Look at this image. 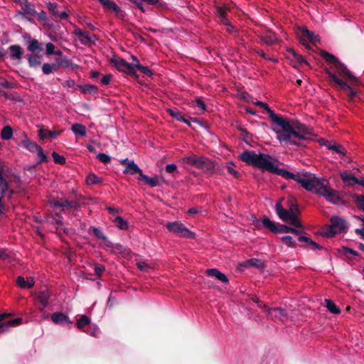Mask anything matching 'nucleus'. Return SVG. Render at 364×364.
Masks as SVG:
<instances>
[{"instance_id":"f257e3e1","label":"nucleus","mask_w":364,"mask_h":364,"mask_svg":"<svg viewBox=\"0 0 364 364\" xmlns=\"http://www.w3.org/2000/svg\"><path fill=\"white\" fill-rule=\"evenodd\" d=\"M321 55L328 64L333 65L336 73L328 68L325 69L329 82L333 87L339 91L348 102L360 100L358 87L361 84L360 80L351 73L347 67L335 55L321 50Z\"/></svg>"},{"instance_id":"f03ea898","label":"nucleus","mask_w":364,"mask_h":364,"mask_svg":"<svg viewBox=\"0 0 364 364\" xmlns=\"http://www.w3.org/2000/svg\"><path fill=\"white\" fill-rule=\"evenodd\" d=\"M291 179L296 181L306 190L323 196L333 204L338 205L341 203L338 192L330 187L329 182L326 179L318 178L315 174L307 171L293 173Z\"/></svg>"},{"instance_id":"7ed1b4c3","label":"nucleus","mask_w":364,"mask_h":364,"mask_svg":"<svg viewBox=\"0 0 364 364\" xmlns=\"http://www.w3.org/2000/svg\"><path fill=\"white\" fill-rule=\"evenodd\" d=\"M277 124L282 128L277 132V139L287 144L300 146L296 140H306L313 135L311 129L299 122L290 124L288 119L282 117Z\"/></svg>"},{"instance_id":"20e7f679","label":"nucleus","mask_w":364,"mask_h":364,"mask_svg":"<svg viewBox=\"0 0 364 364\" xmlns=\"http://www.w3.org/2000/svg\"><path fill=\"white\" fill-rule=\"evenodd\" d=\"M269 156L264 154H256L254 151H245L239 158L247 165L258 168L263 171H268L271 173L282 176L285 179H291L293 173L278 167L277 165L268 159Z\"/></svg>"},{"instance_id":"39448f33","label":"nucleus","mask_w":364,"mask_h":364,"mask_svg":"<svg viewBox=\"0 0 364 364\" xmlns=\"http://www.w3.org/2000/svg\"><path fill=\"white\" fill-rule=\"evenodd\" d=\"M275 210L279 218L285 223L297 228H304L300 220L297 215L300 213L299 208L296 207L291 209H285L283 208L280 202L277 203L275 205Z\"/></svg>"},{"instance_id":"423d86ee","label":"nucleus","mask_w":364,"mask_h":364,"mask_svg":"<svg viewBox=\"0 0 364 364\" xmlns=\"http://www.w3.org/2000/svg\"><path fill=\"white\" fill-rule=\"evenodd\" d=\"M184 161L191 166H193L203 171L212 173L215 169V163L207 157L203 156H197L192 154L186 156Z\"/></svg>"},{"instance_id":"0eeeda50","label":"nucleus","mask_w":364,"mask_h":364,"mask_svg":"<svg viewBox=\"0 0 364 364\" xmlns=\"http://www.w3.org/2000/svg\"><path fill=\"white\" fill-rule=\"evenodd\" d=\"M110 63L113 64L116 69L119 72H123L134 78L139 77L138 74L134 70V63H129L123 58L117 57L116 55H114L110 59Z\"/></svg>"},{"instance_id":"6e6552de","label":"nucleus","mask_w":364,"mask_h":364,"mask_svg":"<svg viewBox=\"0 0 364 364\" xmlns=\"http://www.w3.org/2000/svg\"><path fill=\"white\" fill-rule=\"evenodd\" d=\"M348 228L346 222L338 216H333L331 218V225L326 227L327 231L323 232L326 237H333L336 234L344 232Z\"/></svg>"},{"instance_id":"1a4fd4ad","label":"nucleus","mask_w":364,"mask_h":364,"mask_svg":"<svg viewBox=\"0 0 364 364\" xmlns=\"http://www.w3.org/2000/svg\"><path fill=\"white\" fill-rule=\"evenodd\" d=\"M167 230L180 237L193 238L195 234L190 231L185 225L179 222L168 223L166 225Z\"/></svg>"},{"instance_id":"9d476101","label":"nucleus","mask_w":364,"mask_h":364,"mask_svg":"<svg viewBox=\"0 0 364 364\" xmlns=\"http://www.w3.org/2000/svg\"><path fill=\"white\" fill-rule=\"evenodd\" d=\"M21 6V11H18L19 15L26 18L31 23H33L31 17H36L37 11L35 9L34 4L28 0H19L18 2Z\"/></svg>"},{"instance_id":"9b49d317","label":"nucleus","mask_w":364,"mask_h":364,"mask_svg":"<svg viewBox=\"0 0 364 364\" xmlns=\"http://www.w3.org/2000/svg\"><path fill=\"white\" fill-rule=\"evenodd\" d=\"M252 224L259 230L264 227L274 234H278L279 232L280 225L272 221L267 215H263L262 220L255 218Z\"/></svg>"},{"instance_id":"f8f14e48","label":"nucleus","mask_w":364,"mask_h":364,"mask_svg":"<svg viewBox=\"0 0 364 364\" xmlns=\"http://www.w3.org/2000/svg\"><path fill=\"white\" fill-rule=\"evenodd\" d=\"M21 318H9L7 314H0V333L8 331L11 326H18L22 323Z\"/></svg>"},{"instance_id":"ddd939ff","label":"nucleus","mask_w":364,"mask_h":364,"mask_svg":"<svg viewBox=\"0 0 364 364\" xmlns=\"http://www.w3.org/2000/svg\"><path fill=\"white\" fill-rule=\"evenodd\" d=\"M9 191V182L5 177V169H0V215L5 211V205L3 199Z\"/></svg>"},{"instance_id":"4468645a","label":"nucleus","mask_w":364,"mask_h":364,"mask_svg":"<svg viewBox=\"0 0 364 364\" xmlns=\"http://www.w3.org/2000/svg\"><path fill=\"white\" fill-rule=\"evenodd\" d=\"M120 163L125 166V169L123 171L125 174L134 175L139 173V176H141V173H143L141 169L132 160H129L127 158L121 160Z\"/></svg>"},{"instance_id":"2eb2a0df","label":"nucleus","mask_w":364,"mask_h":364,"mask_svg":"<svg viewBox=\"0 0 364 364\" xmlns=\"http://www.w3.org/2000/svg\"><path fill=\"white\" fill-rule=\"evenodd\" d=\"M105 9L111 11L115 14L117 17L123 18L124 12L119 6L112 0H97Z\"/></svg>"},{"instance_id":"dca6fc26","label":"nucleus","mask_w":364,"mask_h":364,"mask_svg":"<svg viewBox=\"0 0 364 364\" xmlns=\"http://www.w3.org/2000/svg\"><path fill=\"white\" fill-rule=\"evenodd\" d=\"M259 39L267 46H273L279 41L277 36L270 30L266 31L263 35L259 36Z\"/></svg>"},{"instance_id":"f3484780","label":"nucleus","mask_w":364,"mask_h":364,"mask_svg":"<svg viewBox=\"0 0 364 364\" xmlns=\"http://www.w3.org/2000/svg\"><path fill=\"white\" fill-rule=\"evenodd\" d=\"M27 50L31 53L39 54L43 50V43L28 35Z\"/></svg>"},{"instance_id":"a211bd4d","label":"nucleus","mask_w":364,"mask_h":364,"mask_svg":"<svg viewBox=\"0 0 364 364\" xmlns=\"http://www.w3.org/2000/svg\"><path fill=\"white\" fill-rule=\"evenodd\" d=\"M9 55L11 60H16L21 62L23 58V49L18 44H14L9 47Z\"/></svg>"},{"instance_id":"6ab92c4d","label":"nucleus","mask_w":364,"mask_h":364,"mask_svg":"<svg viewBox=\"0 0 364 364\" xmlns=\"http://www.w3.org/2000/svg\"><path fill=\"white\" fill-rule=\"evenodd\" d=\"M267 313L268 316H269L272 319H276L279 321H283L287 317L285 311L279 307L267 308Z\"/></svg>"},{"instance_id":"aec40b11","label":"nucleus","mask_w":364,"mask_h":364,"mask_svg":"<svg viewBox=\"0 0 364 364\" xmlns=\"http://www.w3.org/2000/svg\"><path fill=\"white\" fill-rule=\"evenodd\" d=\"M88 232L90 234H92L97 239L104 241L107 247H113V243L107 240V236L100 228L92 226L89 228Z\"/></svg>"},{"instance_id":"412c9836","label":"nucleus","mask_w":364,"mask_h":364,"mask_svg":"<svg viewBox=\"0 0 364 364\" xmlns=\"http://www.w3.org/2000/svg\"><path fill=\"white\" fill-rule=\"evenodd\" d=\"M51 320L53 323L58 325L73 324V321L66 314L62 312H55L51 315Z\"/></svg>"},{"instance_id":"4be33fe9","label":"nucleus","mask_w":364,"mask_h":364,"mask_svg":"<svg viewBox=\"0 0 364 364\" xmlns=\"http://www.w3.org/2000/svg\"><path fill=\"white\" fill-rule=\"evenodd\" d=\"M216 14L220 20V21L224 25L229 24V20L227 17L228 12L229 11V8L225 5L217 6H216Z\"/></svg>"},{"instance_id":"5701e85b","label":"nucleus","mask_w":364,"mask_h":364,"mask_svg":"<svg viewBox=\"0 0 364 364\" xmlns=\"http://www.w3.org/2000/svg\"><path fill=\"white\" fill-rule=\"evenodd\" d=\"M254 104L257 106H259L260 107L264 108L267 112L269 118L274 123L277 124L279 122V120L282 118L280 115L275 114L274 111H272L270 109V107L268 106L267 103L260 101H257Z\"/></svg>"},{"instance_id":"b1692460","label":"nucleus","mask_w":364,"mask_h":364,"mask_svg":"<svg viewBox=\"0 0 364 364\" xmlns=\"http://www.w3.org/2000/svg\"><path fill=\"white\" fill-rule=\"evenodd\" d=\"M207 275L213 277H215L218 280L221 281L223 283H228V278L226 277L225 274L219 271L218 269L212 268L207 269L205 271Z\"/></svg>"},{"instance_id":"393cba45","label":"nucleus","mask_w":364,"mask_h":364,"mask_svg":"<svg viewBox=\"0 0 364 364\" xmlns=\"http://www.w3.org/2000/svg\"><path fill=\"white\" fill-rule=\"evenodd\" d=\"M16 284L21 288L30 289L34 286L35 282L32 277H27L26 279L23 277L18 276L16 279Z\"/></svg>"},{"instance_id":"a878e982","label":"nucleus","mask_w":364,"mask_h":364,"mask_svg":"<svg viewBox=\"0 0 364 364\" xmlns=\"http://www.w3.org/2000/svg\"><path fill=\"white\" fill-rule=\"evenodd\" d=\"M28 66L30 68H36L41 65V56L37 53H29L26 55Z\"/></svg>"},{"instance_id":"bb28decb","label":"nucleus","mask_w":364,"mask_h":364,"mask_svg":"<svg viewBox=\"0 0 364 364\" xmlns=\"http://www.w3.org/2000/svg\"><path fill=\"white\" fill-rule=\"evenodd\" d=\"M138 180L144 181L151 187H156L159 184V178L157 176L150 178L144 173H141V176H139Z\"/></svg>"},{"instance_id":"cd10ccee","label":"nucleus","mask_w":364,"mask_h":364,"mask_svg":"<svg viewBox=\"0 0 364 364\" xmlns=\"http://www.w3.org/2000/svg\"><path fill=\"white\" fill-rule=\"evenodd\" d=\"M304 228H297L295 227L291 228L289 227L284 224H280V228L279 233H292L296 235H300L301 232H303Z\"/></svg>"},{"instance_id":"c85d7f7f","label":"nucleus","mask_w":364,"mask_h":364,"mask_svg":"<svg viewBox=\"0 0 364 364\" xmlns=\"http://www.w3.org/2000/svg\"><path fill=\"white\" fill-rule=\"evenodd\" d=\"M74 33L79 38H82L80 41L85 45H87L92 41L90 33L86 31H82L80 28H76L75 29Z\"/></svg>"},{"instance_id":"c756f323","label":"nucleus","mask_w":364,"mask_h":364,"mask_svg":"<svg viewBox=\"0 0 364 364\" xmlns=\"http://www.w3.org/2000/svg\"><path fill=\"white\" fill-rule=\"evenodd\" d=\"M50 298L49 292L47 289H44L41 291L38 295V299L39 302L42 304V307L41 308V311H43L44 308L47 306L48 303V300Z\"/></svg>"},{"instance_id":"7c9ffc66","label":"nucleus","mask_w":364,"mask_h":364,"mask_svg":"<svg viewBox=\"0 0 364 364\" xmlns=\"http://www.w3.org/2000/svg\"><path fill=\"white\" fill-rule=\"evenodd\" d=\"M301 34L303 36L306 37L311 43H316L319 41L318 35H316L313 31H311L304 27L301 28Z\"/></svg>"},{"instance_id":"2f4dec72","label":"nucleus","mask_w":364,"mask_h":364,"mask_svg":"<svg viewBox=\"0 0 364 364\" xmlns=\"http://www.w3.org/2000/svg\"><path fill=\"white\" fill-rule=\"evenodd\" d=\"M249 266L255 267L259 269H262L264 268V264L261 259L257 258H252L247 260L244 264V267H245Z\"/></svg>"},{"instance_id":"473e14b6","label":"nucleus","mask_w":364,"mask_h":364,"mask_svg":"<svg viewBox=\"0 0 364 364\" xmlns=\"http://www.w3.org/2000/svg\"><path fill=\"white\" fill-rule=\"evenodd\" d=\"M23 146L31 152H36L41 147L36 142L31 141L29 139H24L22 142Z\"/></svg>"},{"instance_id":"72a5a7b5","label":"nucleus","mask_w":364,"mask_h":364,"mask_svg":"<svg viewBox=\"0 0 364 364\" xmlns=\"http://www.w3.org/2000/svg\"><path fill=\"white\" fill-rule=\"evenodd\" d=\"M71 130L76 135L85 136L86 135V127L82 124H74L71 127Z\"/></svg>"},{"instance_id":"f704fd0d","label":"nucleus","mask_w":364,"mask_h":364,"mask_svg":"<svg viewBox=\"0 0 364 364\" xmlns=\"http://www.w3.org/2000/svg\"><path fill=\"white\" fill-rule=\"evenodd\" d=\"M352 198L356 207L364 212V195L355 193L352 196Z\"/></svg>"},{"instance_id":"c9c22d12","label":"nucleus","mask_w":364,"mask_h":364,"mask_svg":"<svg viewBox=\"0 0 364 364\" xmlns=\"http://www.w3.org/2000/svg\"><path fill=\"white\" fill-rule=\"evenodd\" d=\"M341 178L343 181L348 185L355 183V182L358 181V178L355 176L348 172L341 173Z\"/></svg>"},{"instance_id":"e433bc0d","label":"nucleus","mask_w":364,"mask_h":364,"mask_svg":"<svg viewBox=\"0 0 364 364\" xmlns=\"http://www.w3.org/2000/svg\"><path fill=\"white\" fill-rule=\"evenodd\" d=\"M325 306L328 310L334 314H339L341 313L340 309L336 305V304L331 299H325Z\"/></svg>"},{"instance_id":"4c0bfd02","label":"nucleus","mask_w":364,"mask_h":364,"mask_svg":"<svg viewBox=\"0 0 364 364\" xmlns=\"http://www.w3.org/2000/svg\"><path fill=\"white\" fill-rule=\"evenodd\" d=\"M327 147L329 150H332L343 156H345L347 152L346 149L342 145L338 144H329Z\"/></svg>"},{"instance_id":"58836bf2","label":"nucleus","mask_w":364,"mask_h":364,"mask_svg":"<svg viewBox=\"0 0 364 364\" xmlns=\"http://www.w3.org/2000/svg\"><path fill=\"white\" fill-rule=\"evenodd\" d=\"M80 90L84 94L89 95L97 94L98 91V89L95 85L90 84L80 86Z\"/></svg>"},{"instance_id":"ea45409f","label":"nucleus","mask_w":364,"mask_h":364,"mask_svg":"<svg viewBox=\"0 0 364 364\" xmlns=\"http://www.w3.org/2000/svg\"><path fill=\"white\" fill-rule=\"evenodd\" d=\"M90 318L86 315H82L79 319L77 320L76 326L78 329L82 330L84 327L90 324Z\"/></svg>"},{"instance_id":"a19ab883","label":"nucleus","mask_w":364,"mask_h":364,"mask_svg":"<svg viewBox=\"0 0 364 364\" xmlns=\"http://www.w3.org/2000/svg\"><path fill=\"white\" fill-rule=\"evenodd\" d=\"M13 136V129L10 126L4 127L1 132V137L4 140H9Z\"/></svg>"},{"instance_id":"79ce46f5","label":"nucleus","mask_w":364,"mask_h":364,"mask_svg":"<svg viewBox=\"0 0 364 364\" xmlns=\"http://www.w3.org/2000/svg\"><path fill=\"white\" fill-rule=\"evenodd\" d=\"M114 223L115 225L121 230H127L129 228L127 221L120 216H117L114 220Z\"/></svg>"},{"instance_id":"37998d69","label":"nucleus","mask_w":364,"mask_h":364,"mask_svg":"<svg viewBox=\"0 0 364 364\" xmlns=\"http://www.w3.org/2000/svg\"><path fill=\"white\" fill-rule=\"evenodd\" d=\"M59 65L57 64L44 63L42 66V71L45 75L50 74L53 70H58Z\"/></svg>"},{"instance_id":"c03bdc74","label":"nucleus","mask_w":364,"mask_h":364,"mask_svg":"<svg viewBox=\"0 0 364 364\" xmlns=\"http://www.w3.org/2000/svg\"><path fill=\"white\" fill-rule=\"evenodd\" d=\"M86 182L88 185L100 184L102 183V179L95 173H90L86 178Z\"/></svg>"},{"instance_id":"a18cd8bd","label":"nucleus","mask_w":364,"mask_h":364,"mask_svg":"<svg viewBox=\"0 0 364 364\" xmlns=\"http://www.w3.org/2000/svg\"><path fill=\"white\" fill-rule=\"evenodd\" d=\"M134 69L135 68L138 69L142 73H144V75H146L149 77H151L153 75L152 71L147 66H144V65H141L140 63H134Z\"/></svg>"},{"instance_id":"49530a36","label":"nucleus","mask_w":364,"mask_h":364,"mask_svg":"<svg viewBox=\"0 0 364 364\" xmlns=\"http://www.w3.org/2000/svg\"><path fill=\"white\" fill-rule=\"evenodd\" d=\"M169 114L179 122L185 121V118L177 109H169L168 110Z\"/></svg>"},{"instance_id":"de8ad7c7","label":"nucleus","mask_w":364,"mask_h":364,"mask_svg":"<svg viewBox=\"0 0 364 364\" xmlns=\"http://www.w3.org/2000/svg\"><path fill=\"white\" fill-rule=\"evenodd\" d=\"M281 240L289 247H295L296 246V241L291 236H283L281 237Z\"/></svg>"},{"instance_id":"09e8293b","label":"nucleus","mask_w":364,"mask_h":364,"mask_svg":"<svg viewBox=\"0 0 364 364\" xmlns=\"http://www.w3.org/2000/svg\"><path fill=\"white\" fill-rule=\"evenodd\" d=\"M52 157L53 159L54 162L56 164L63 165L66 162L65 158L63 156L58 154L55 151H53L52 153Z\"/></svg>"},{"instance_id":"8fccbe9b","label":"nucleus","mask_w":364,"mask_h":364,"mask_svg":"<svg viewBox=\"0 0 364 364\" xmlns=\"http://www.w3.org/2000/svg\"><path fill=\"white\" fill-rule=\"evenodd\" d=\"M60 206L62 208H77L78 207V203L75 201L61 200Z\"/></svg>"},{"instance_id":"3c124183","label":"nucleus","mask_w":364,"mask_h":364,"mask_svg":"<svg viewBox=\"0 0 364 364\" xmlns=\"http://www.w3.org/2000/svg\"><path fill=\"white\" fill-rule=\"evenodd\" d=\"M234 164L229 162L227 165V170L230 174L233 176L235 178H238L240 176V173L233 168Z\"/></svg>"},{"instance_id":"603ef678","label":"nucleus","mask_w":364,"mask_h":364,"mask_svg":"<svg viewBox=\"0 0 364 364\" xmlns=\"http://www.w3.org/2000/svg\"><path fill=\"white\" fill-rule=\"evenodd\" d=\"M97 159L102 163L107 164L111 161V157L104 153H100L97 156Z\"/></svg>"},{"instance_id":"864d4df0","label":"nucleus","mask_w":364,"mask_h":364,"mask_svg":"<svg viewBox=\"0 0 364 364\" xmlns=\"http://www.w3.org/2000/svg\"><path fill=\"white\" fill-rule=\"evenodd\" d=\"M237 129L240 132H241V135H242V139L245 142H248L250 134L247 131V129H244L241 125L237 126Z\"/></svg>"},{"instance_id":"5fc2aeb1","label":"nucleus","mask_w":364,"mask_h":364,"mask_svg":"<svg viewBox=\"0 0 364 364\" xmlns=\"http://www.w3.org/2000/svg\"><path fill=\"white\" fill-rule=\"evenodd\" d=\"M48 9L54 16H57L58 15V4L56 3L49 2L48 4Z\"/></svg>"},{"instance_id":"6e6d98bb","label":"nucleus","mask_w":364,"mask_h":364,"mask_svg":"<svg viewBox=\"0 0 364 364\" xmlns=\"http://www.w3.org/2000/svg\"><path fill=\"white\" fill-rule=\"evenodd\" d=\"M0 259L11 262V255L6 249H0Z\"/></svg>"},{"instance_id":"4d7b16f0","label":"nucleus","mask_w":364,"mask_h":364,"mask_svg":"<svg viewBox=\"0 0 364 364\" xmlns=\"http://www.w3.org/2000/svg\"><path fill=\"white\" fill-rule=\"evenodd\" d=\"M38 156L40 158L39 161L37 163L38 165L47 161V156L43 153V149L40 147L38 151H36Z\"/></svg>"},{"instance_id":"13d9d810","label":"nucleus","mask_w":364,"mask_h":364,"mask_svg":"<svg viewBox=\"0 0 364 364\" xmlns=\"http://www.w3.org/2000/svg\"><path fill=\"white\" fill-rule=\"evenodd\" d=\"M95 273L100 278L102 274L105 272V267L104 265L95 264L94 267Z\"/></svg>"},{"instance_id":"bf43d9fd","label":"nucleus","mask_w":364,"mask_h":364,"mask_svg":"<svg viewBox=\"0 0 364 364\" xmlns=\"http://www.w3.org/2000/svg\"><path fill=\"white\" fill-rule=\"evenodd\" d=\"M55 46L52 43H48L46 45V54L47 55H51L55 53Z\"/></svg>"},{"instance_id":"052dcab7","label":"nucleus","mask_w":364,"mask_h":364,"mask_svg":"<svg viewBox=\"0 0 364 364\" xmlns=\"http://www.w3.org/2000/svg\"><path fill=\"white\" fill-rule=\"evenodd\" d=\"M0 86L6 89H11L14 87L13 84L8 82L4 77H0Z\"/></svg>"},{"instance_id":"680f3d73","label":"nucleus","mask_w":364,"mask_h":364,"mask_svg":"<svg viewBox=\"0 0 364 364\" xmlns=\"http://www.w3.org/2000/svg\"><path fill=\"white\" fill-rule=\"evenodd\" d=\"M255 52L259 55L261 56L262 58H264V59H267L268 60H271V61H273V62H276L277 60L274 59V58H269V57H267L266 53L261 49H257L255 50Z\"/></svg>"},{"instance_id":"e2e57ef3","label":"nucleus","mask_w":364,"mask_h":364,"mask_svg":"<svg viewBox=\"0 0 364 364\" xmlns=\"http://www.w3.org/2000/svg\"><path fill=\"white\" fill-rule=\"evenodd\" d=\"M287 203H288V209H291V208L294 209V207H296V208H299V206H298L296 199L294 198H291L288 199Z\"/></svg>"},{"instance_id":"0e129e2a","label":"nucleus","mask_w":364,"mask_h":364,"mask_svg":"<svg viewBox=\"0 0 364 364\" xmlns=\"http://www.w3.org/2000/svg\"><path fill=\"white\" fill-rule=\"evenodd\" d=\"M136 266L138 269H139L141 271H147L148 269L149 268V264L144 262H137Z\"/></svg>"},{"instance_id":"69168bd1","label":"nucleus","mask_w":364,"mask_h":364,"mask_svg":"<svg viewBox=\"0 0 364 364\" xmlns=\"http://www.w3.org/2000/svg\"><path fill=\"white\" fill-rule=\"evenodd\" d=\"M36 17H37L40 21H46L48 20L46 13L44 11H41L40 13L37 12Z\"/></svg>"},{"instance_id":"338daca9","label":"nucleus","mask_w":364,"mask_h":364,"mask_svg":"<svg viewBox=\"0 0 364 364\" xmlns=\"http://www.w3.org/2000/svg\"><path fill=\"white\" fill-rule=\"evenodd\" d=\"M308 245L311 247V249H312L314 250H321L323 249V247L319 244L313 241L311 239Z\"/></svg>"},{"instance_id":"774afa93","label":"nucleus","mask_w":364,"mask_h":364,"mask_svg":"<svg viewBox=\"0 0 364 364\" xmlns=\"http://www.w3.org/2000/svg\"><path fill=\"white\" fill-rule=\"evenodd\" d=\"M196 106L201 110L205 109V104L200 98H196Z\"/></svg>"}]
</instances>
